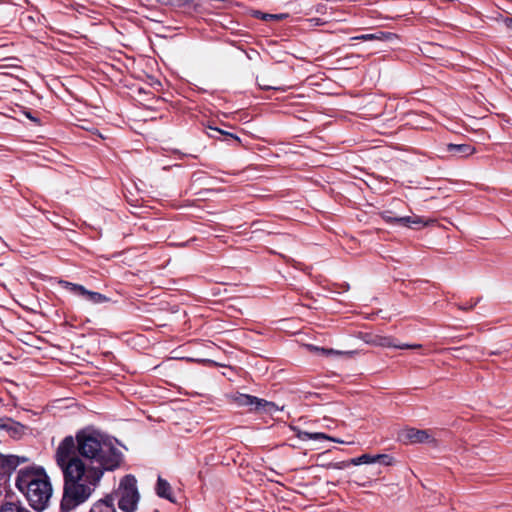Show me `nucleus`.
Segmentation results:
<instances>
[{
    "label": "nucleus",
    "mask_w": 512,
    "mask_h": 512,
    "mask_svg": "<svg viewBox=\"0 0 512 512\" xmlns=\"http://www.w3.org/2000/svg\"><path fill=\"white\" fill-rule=\"evenodd\" d=\"M395 222H397V225H402L409 228H416L417 226H426L429 223V221H426L423 218L416 215L395 218Z\"/></svg>",
    "instance_id": "8"
},
{
    "label": "nucleus",
    "mask_w": 512,
    "mask_h": 512,
    "mask_svg": "<svg viewBox=\"0 0 512 512\" xmlns=\"http://www.w3.org/2000/svg\"><path fill=\"white\" fill-rule=\"evenodd\" d=\"M137 481L134 476H125L117 489L112 495L114 499L118 500L119 508L124 512H134L140 499L137 489Z\"/></svg>",
    "instance_id": "3"
},
{
    "label": "nucleus",
    "mask_w": 512,
    "mask_h": 512,
    "mask_svg": "<svg viewBox=\"0 0 512 512\" xmlns=\"http://www.w3.org/2000/svg\"><path fill=\"white\" fill-rule=\"evenodd\" d=\"M382 218H383L387 223L397 224V222H395V218H396V217L391 216V213H390V212H384V213L382 214Z\"/></svg>",
    "instance_id": "22"
},
{
    "label": "nucleus",
    "mask_w": 512,
    "mask_h": 512,
    "mask_svg": "<svg viewBox=\"0 0 512 512\" xmlns=\"http://www.w3.org/2000/svg\"><path fill=\"white\" fill-rule=\"evenodd\" d=\"M447 150L459 157L470 156L476 151V149L469 144H448Z\"/></svg>",
    "instance_id": "9"
},
{
    "label": "nucleus",
    "mask_w": 512,
    "mask_h": 512,
    "mask_svg": "<svg viewBox=\"0 0 512 512\" xmlns=\"http://www.w3.org/2000/svg\"><path fill=\"white\" fill-rule=\"evenodd\" d=\"M258 84L262 89H278V81L277 80H275V82L273 84H268L267 82H265V79L262 77V78H258Z\"/></svg>",
    "instance_id": "19"
},
{
    "label": "nucleus",
    "mask_w": 512,
    "mask_h": 512,
    "mask_svg": "<svg viewBox=\"0 0 512 512\" xmlns=\"http://www.w3.org/2000/svg\"><path fill=\"white\" fill-rule=\"evenodd\" d=\"M25 115H26L29 119H31V120H33V121H36V119H35V118H33L29 112H26V113H25Z\"/></svg>",
    "instance_id": "28"
},
{
    "label": "nucleus",
    "mask_w": 512,
    "mask_h": 512,
    "mask_svg": "<svg viewBox=\"0 0 512 512\" xmlns=\"http://www.w3.org/2000/svg\"><path fill=\"white\" fill-rule=\"evenodd\" d=\"M281 16H277V15H272V14H267L264 16L265 19L267 18H280Z\"/></svg>",
    "instance_id": "27"
},
{
    "label": "nucleus",
    "mask_w": 512,
    "mask_h": 512,
    "mask_svg": "<svg viewBox=\"0 0 512 512\" xmlns=\"http://www.w3.org/2000/svg\"><path fill=\"white\" fill-rule=\"evenodd\" d=\"M307 347L311 351L320 352L325 356H342V355L350 354V352H343V351L334 350V349L320 348V347L313 346V345H308Z\"/></svg>",
    "instance_id": "14"
},
{
    "label": "nucleus",
    "mask_w": 512,
    "mask_h": 512,
    "mask_svg": "<svg viewBox=\"0 0 512 512\" xmlns=\"http://www.w3.org/2000/svg\"><path fill=\"white\" fill-rule=\"evenodd\" d=\"M165 4L184 6L190 4L193 0H163Z\"/></svg>",
    "instance_id": "21"
},
{
    "label": "nucleus",
    "mask_w": 512,
    "mask_h": 512,
    "mask_svg": "<svg viewBox=\"0 0 512 512\" xmlns=\"http://www.w3.org/2000/svg\"><path fill=\"white\" fill-rule=\"evenodd\" d=\"M156 493L159 497L175 502L170 484L161 477L157 480Z\"/></svg>",
    "instance_id": "10"
},
{
    "label": "nucleus",
    "mask_w": 512,
    "mask_h": 512,
    "mask_svg": "<svg viewBox=\"0 0 512 512\" xmlns=\"http://www.w3.org/2000/svg\"><path fill=\"white\" fill-rule=\"evenodd\" d=\"M376 455L363 454L360 457L353 458L350 460L352 465H360V464H372L376 463Z\"/></svg>",
    "instance_id": "16"
},
{
    "label": "nucleus",
    "mask_w": 512,
    "mask_h": 512,
    "mask_svg": "<svg viewBox=\"0 0 512 512\" xmlns=\"http://www.w3.org/2000/svg\"><path fill=\"white\" fill-rule=\"evenodd\" d=\"M395 348H399V349H418L421 347L420 344H413V345H409V344H403V345H400V344H397L396 343V346H394Z\"/></svg>",
    "instance_id": "23"
},
{
    "label": "nucleus",
    "mask_w": 512,
    "mask_h": 512,
    "mask_svg": "<svg viewBox=\"0 0 512 512\" xmlns=\"http://www.w3.org/2000/svg\"><path fill=\"white\" fill-rule=\"evenodd\" d=\"M20 461L17 456L0 454V476L9 475L16 469Z\"/></svg>",
    "instance_id": "6"
},
{
    "label": "nucleus",
    "mask_w": 512,
    "mask_h": 512,
    "mask_svg": "<svg viewBox=\"0 0 512 512\" xmlns=\"http://www.w3.org/2000/svg\"><path fill=\"white\" fill-rule=\"evenodd\" d=\"M375 38H376V36L373 35V34H365V35H361V36L355 37V39H360V40H364V41L372 40V39H375Z\"/></svg>",
    "instance_id": "25"
},
{
    "label": "nucleus",
    "mask_w": 512,
    "mask_h": 512,
    "mask_svg": "<svg viewBox=\"0 0 512 512\" xmlns=\"http://www.w3.org/2000/svg\"><path fill=\"white\" fill-rule=\"evenodd\" d=\"M16 487L38 511L46 508L52 495L51 484L43 470H21L17 475Z\"/></svg>",
    "instance_id": "2"
},
{
    "label": "nucleus",
    "mask_w": 512,
    "mask_h": 512,
    "mask_svg": "<svg viewBox=\"0 0 512 512\" xmlns=\"http://www.w3.org/2000/svg\"><path fill=\"white\" fill-rule=\"evenodd\" d=\"M54 458L64 478L61 512H70L91 496L105 470L119 466L121 453L111 440L83 429L63 438Z\"/></svg>",
    "instance_id": "1"
},
{
    "label": "nucleus",
    "mask_w": 512,
    "mask_h": 512,
    "mask_svg": "<svg viewBox=\"0 0 512 512\" xmlns=\"http://www.w3.org/2000/svg\"><path fill=\"white\" fill-rule=\"evenodd\" d=\"M11 429L15 434H20L24 430V426L19 423H15Z\"/></svg>",
    "instance_id": "24"
},
{
    "label": "nucleus",
    "mask_w": 512,
    "mask_h": 512,
    "mask_svg": "<svg viewBox=\"0 0 512 512\" xmlns=\"http://www.w3.org/2000/svg\"><path fill=\"white\" fill-rule=\"evenodd\" d=\"M229 398L237 407H249L250 411L273 414L279 410L275 403L248 394L235 393Z\"/></svg>",
    "instance_id": "4"
},
{
    "label": "nucleus",
    "mask_w": 512,
    "mask_h": 512,
    "mask_svg": "<svg viewBox=\"0 0 512 512\" xmlns=\"http://www.w3.org/2000/svg\"><path fill=\"white\" fill-rule=\"evenodd\" d=\"M371 344L381 347H394L396 343L393 338L388 336H375L371 341Z\"/></svg>",
    "instance_id": "13"
},
{
    "label": "nucleus",
    "mask_w": 512,
    "mask_h": 512,
    "mask_svg": "<svg viewBox=\"0 0 512 512\" xmlns=\"http://www.w3.org/2000/svg\"><path fill=\"white\" fill-rule=\"evenodd\" d=\"M376 459L378 463H381L386 466H390L393 464V458L387 454H377Z\"/></svg>",
    "instance_id": "18"
},
{
    "label": "nucleus",
    "mask_w": 512,
    "mask_h": 512,
    "mask_svg": "<svg viewBox=\"0 0 512 512\" xmlns=\"http://www.w3.org/2000/svg\"><path fill=\"white\" fill-rule=\"evenodd\" d=\"M90 512H116L114 506V497L110 495L105 499L97 501L91 507Z\"/></svg>",
    "instance_id": "7"
},
{
    "label": "nucleus",
    "mask_w": 512,
    "mask_h": 512,
    "mask_svg": "<svg viewBox=\"0 0 512 512\" xmlns=\"http://www.w3.org/2000/svg\"><path fill=\"white\" fill-rule=\"evenodd\" d=\"M209 128H210V129H212V127H211V126H210ZM213 130H215V131H217V132H219V133H221V134H224V135H229V136L233 137L234 139L239 140L237 136H235V135H233V134H230V133H228V132L222 131V130H220V129H218V128H213Z\"/></svg>",
    "instance_id": "26"
},
{
    "label": "nucleus",
    "mask_w": 512,
    "mask_h": 512,
    "mask_svg": "<svg viewBox=\"0 0 512 512\" xmlns=\"http://www.w3.org/2000/svg\"><path fill=\"white\" fill-rule=\"evenodd\" d=\"M61 284L63 285L64 288L70 290L72 293L81 295L83 297L87 295L88 290L82 285L70 283L67 281H62Z\"/></svg>",
    "instance_id": "15"
},
{
    "label": "nucleus",
    "mask_w": 512,
    "mask_h": 512,
    "mask_svg": "<svg viewBox=\"0 0 512 512\" xmlns=\"http://www.w3.org/2000/svg\"><path fill=\"white\" fill-rule=\"evenodd\" d=\"M350 464H351L350 461H342V462L330 463V464L327 465V468L328 469L341 470V469H345Z\"/></svg>",
    "instance_id": "20"
},
{
    "label": "nucleus",
    "mask_w": 512,
    "mask_h": 512,
    "mask_svg": "<svg viewBox=\"0 0 512 512\" xmlns=\"http://www.w3.org/2000/svg\"><path fill=\"white\" fill-rule=\"evenodd\" d=\"M400 438L404 443L418 444V443H431L434 441L433 436L427 430H418L415 428H408L400 433Z\"/></svg>",
    "instance_id": "5"
},
{
    "label": "nucleus",
    "mask_w": 512,
    "mask_h": 512,
    "mask_svg": "<svg viewBox=\"0 0 512 512\" xmlns=\"http://www.w3.org/2000/svg\"><path fill=\"white\" fill-rule=\"evenodd\" d=\"M85 298H87L90 302H92L94 304H99V303H104V302L109 301V299L105 295L100 294L98 292L89 291V290H88Z\"/></svg>",
    "instance_id": "17"
},
{
    "label": "nucleus",
    "mask_w": 512,
    "mask_h": 512,
    "mask_svg": "<svg viewBox=\"0 0 512 512\" xmlns=\"http://www.w3.org/2000/svg\"><path fill=\"white\" fill-rule=\"evenodd\" d=\"M298 437L302 440H307V439H314V440H318V439H326V440H330V441H333V442H336V443H344V441L340 440V439H337V438H333V437H330L324 433H309V432H300L298 433Z\"/></svg>",
    "instance_id": "11"
},
{
    "label": "nucleus",
    "mask_w": 512,
    "mask_h": 512,
    "mask_svg": "<svg viewBox=\"0 0 512 512\" xmlns=\"http://www.w3.org/2000/svg\"><path fill=\"white\" fill-rule=\"evenodd\" d=\"M0 512H30L20 503L5 502L0 505Z\"/></svg>",
    "instance_id": "12"
}]
</instances>
